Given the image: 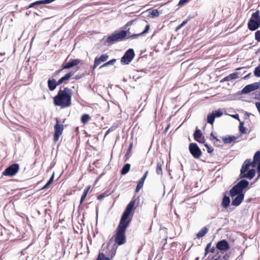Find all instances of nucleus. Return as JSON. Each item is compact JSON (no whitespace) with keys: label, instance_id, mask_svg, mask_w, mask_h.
<instances>
[{"label":"nucleus","instance_id":"obj_41","mask_svg":"<svg viewBox=\"0 0 260 260\" xmlns=\"http://www.w3.org/2000/svg\"><path fill=\"white\" fill-rule=\"evenodd\" d=\"M98 58H99V60H101L102 62H104L108 59V58H109V55L107 54H103L100 57Z\"/></svg>","mask_w":260,"mask_h":260},{"label":"nucleus","instance_id":"obj_12","mask_svg":"<svg viewBox=\"0 0 260 260\" xmlns=\"http://www.w3.org/2000/svg\"><path fill=\"white\" fill-rule=\"evenodd\" d=\"M257 89H260V82H255L245 86L242 89L241 93L246 94Z\"/></svg>","mask_w":260,"mask_h":260},{"label":"nucleus","instance_id":"obj_8","mask_svg":"<svg viewBox=\"0 0 260 260\" xmlns=\"http://www.w3.org/2000/svg\"><path fill=\"white\" fill-rule=\"evenodd\" d=\"M63 130V125L60 124L59 120L56 119V123L54 125V134L53 136V141L54 142H56L60 136L61 135Z\"/></svg>","mask_w":260,"mask_h":260},{"label":"nucleus","instance_id":"obj_56","mask_svg":"<svg viewBox=\"0 0 260 260\" xmlns=\"http://www.w3.org/2000/svg\"><path fill=\"white\" fill-rule=\"evenodd\" d=\"M148 171H146L145 172V173L144 174L143 177L141 179H143V180H145L148 175Z\"/></svg>","mask_w":260,"mask_h":260},{"label":"nucleus","instance_id":"obj_1","mask_svg":"<svg viewBox=\"0 0 260 260\" xmlns=\"http://www.w3.org/2000/svg\"><path fill=\"white\" fill-rule=\"evenodd\" d=\"M72 91L68 87H60L57 94L53 98V104L61 109L66 108L72 105Z\"/></svg>","mask_w":260,"mask_h":260},{"label":"nucleus","instance_id":"obj_44","mask_svg":"<svg viewBox=\"0 0 260 260\" xmlns=\"http://www.w3.org/2000/svg\"><path fill=\"white\" fill-rule=\"evenodd\" d=\"M107 196H108V194L105 192H104L103 193L99 194L97 197V199L98 200H102L104 198H105Z\"/></svg>","mask_w":260,"mask_h":260},{"label":"nucleus","instance_id":"obj_33","mask_svg":"<svg viewBox=\"0 0 260 260\" xmlns=\"http://www.w3.org/2000/svg\"><path fill=\"white\" fill-rule=\"evenodd\" d=\"M116 61V59H112L107 62H106V63H104L103 65L101 66L100 68L101 69L103 67H108L109 66H112V65H113L115 62Z\"/></svg>","mask_w":260,"mask_h":260},{"label":"nucleus","instance_id":"obj_20","mask_svg":"<svg viewBox=\"0 0 260 260\" xmlns=\"http://www.w3.org/2000/svg\"><path fill=\"white\" fill-rule=\"evenodd\" d=\"M118 42L116 36L114 33L112 34L111 35L108 36L105 42V44H112L114 43Z\"/></svg>","mask_w":260,"mask_h":260},{"label":"nucleus","instance_id":"obj_49","mask_svg":"<svg viewBox=\"0 0 260 260\" xmlns=\"http://www.w3.org/2000/svg\"><path fill=\"white\" fill-rule=\"evenodd\" d=\"M230 257V255L228 253L225 254L222 256V257L221 256L220 260H229Z\"/></svg>","mask_w":260,"mask_h":260},{"label":"nucleus","instance_id":"obj_60","mask_svg":"<svg viewBox=\"0 0 260 260\" xmlns=\"http://www.w3.org/2000/svg\"><path fill=\"white\" fill-rule=\"evenodd\" d=\"M90 186H87V187L84 189L83 192H84V193H86V194H87V193H88V191H89V189H90Z\"/></svg>","mask_w":260,"mask_h":260},{"label":"nucleus","instance_id":"obj_47","mask_svg":"<svg viewBox=\"0 0 260 260\" xmlns=\"http://www.w3.org/2000/svg\"><path fill=\"white\" fill-rule=\"evenodd\" d=\"M64 69H63V66L62 67V68L60 69H59L57 71H56L53 74H52V77H55L56 76H57L58 74H59L63 70H64Z\"/></svg>","mask_w":260,"mask_h":260},{"label":"nucleus","instance_id":"obj_57","mask_svg":"<svg viewBox=\"0 0 260 260\" xmlns=\"http://www.w3.org/2000/svg\"><path fill=\"white\" fill-rule=\"evenodd\" d=\"M148 171H146L145 172V173L144 174L143 177L141 179H143V180H145L148 175Z\"/></svg>","mask_w":260,"mask_h":260},{"label":"nucleus","instance_id":"obj_22","mask_svg":"<svg viewBox=\"0 0 260 260\" xmlns=\"http://www.w3.org/2000/svg\"><path fill=\"white\" fill-rule=\"evenodd\" d=\"M230 197L225 194L223 196L221 203L222 207L225 209L227 208L230 205Z\"/></svg>","mask_w":260,"mask_h":260},{"label":"nucleus","instance_id":"obj_3","mask_svg":"<svg viewBox=\"0 0 260 260\" xmlns=\"http://www.w3.org/2000/svg\"><path fill=\"white\" fill-rule=\"evenodd\" d=\"M249 185V183L247 180L241 179L230 189L229 195L233 198L238 193H244L243 191H246L249 188L248 187Z\"/></svg>","mask_w":260,"mask_h":260},{"label":"nucleus","instance_id":"obj_27","mask_svg":"<svg viewBox=\"0 0 260 260\" xmlns=\"http://www.w3.org/2000/svg\"><path fill=\"white\" fill-rule=\"evenodd\" d=\"M164 164L163 162L159 161L156 164V173L159 175H162V166Z\"/></svg>","mask_w":260,"mask_h":260},{"label":"nucleus","instance_id":"obj_54","mask_svg":"<svg viewBox=\"0 0 260 260\" xmlns=\"http://www.w3.org/2000/svg\"><path fill=\"white\" fill-rule=\"evenodd\" d=\"M114 130V128H113V127H111L110 128H109L107 131L105 133V136H104V138L106 137V136L109 134L110 133V132L113 131Z\"/></svg>","mask_w":260,"mask_h":260},{"label":"nucleus","instance_id":"obj_6","mask_svg":"<svg viewBox=\"0 0 260 260\" xmlns=\"http://www.w3.org/2000/svg\"><path fill=\"white\" fill-rule=\"evenodd\" d=\"M135 55L133 49H128L121 58V62L123 64H128Z\"/></svg>","mask_w":260,"mask_h":260},{"label":"nucleus","instance_id":"obj_46","mask_svg":"<svg viewBox=\"0 0 260 260\" xmlns=\"http://www.w3.org/2000/svg\"><path fill=\"white\" fill-rule=\"evenodd\" d=\"M86 74V72L85 73H84L83 74H78V75H77L74 78V79H75V80H79L81 78H82V77H83Z\"/></svg>","mask_w":260,"mask_h":260},{"label":"nucleus","instance_id":"obj_50","mask_svg":"<svg viewBox=\"0 0 260 260\" xmlns=\"http://www.w3.org/2000/svg\"><path fill=\"white\" fill-rule=\"evenodd\" d=\"M87 194H86L85 193H84V192L83 193V194H82V196L81 197V199H80V205L83 203V201L84 200V199L86 197Z\"/></svg>","mask_w":260,"mask_h":260},{"label":"nucleus","instance_id":"obj_53","mask_svg":"<svg viewBox=\"0 0 260 260\" xmlns=\"http://www.w3.org/2000/svg\"><path fill=\"white\" fill-rule=\"evenodd\" d=\"M215 247L214 246H213L212 248H211L210 249V253H214V254H216V253H217V251H218V250H215Z\"/></svg>","mask_w":260,"mask_h":260},{"label":"nucleus","instance_id":"obj_42","mask_svg":"<svg viewBox=\"0 0 260 260\" xmlns=\"http://www.w3.org/2000/svg\"><path fill=\"white\" fill-rule=\"evenodd\" d=\"M229 76L230 77V79H231V80L239 78L238 73L237 72L230 74Z\"/></svg>","mask_w":260,"mask_h":260},{"label":"nucleus","instance_id":"obj_63","mask_svg":"<svg viewBox=\"0 0 260 260\" xmlns=\"http://www.w3.org/2000/svg\"><path fill=\"white\" fill-rule=\"evenodd\" d=\"M56 83L57 86H58L63 83V82H62V80L59 79L57 81H56Z\"/></svg>","mask_w":260,"mask_h":260},{"label":"nucleus","instance_id":"obj_10","mask_svg":"<svg viewBox=\"0 0 260 260\" xmlns=\"http://www.w3.org/2000/svg\"><path fill=\"white\" fill-rule=\"evenodd\" d=\"M223 114V112L221 109L218 110L212 111V113L207 115V121L208 123L213 125L215 117H220Z\"/></svg>","mask_w":260,"mask_h":260},{"label":"nucleus","instance_id":"obj_14","mask_svg":"<svg viewBox=\"0 0 260 260\" xmlns=\"http://www.w3.org/2000/svg\"><path fill=\"white\" fill-rule=\"evenodd\" d=\"M129 30V29H128L127 30H121L118 32H115L118 41H121L125 38L128 39V36L131 35Z\"/></svg>","mask_w":260,"mask_h":260},{"label":"nucleus","instance_id":"obj_7","mask_svg":"<svg viewBox=\"0 0 260 260\" xmlns=\"http://www.w3.org/2000/svg\"><path fill=\"white\" fill-rule=\"evenodd\" d=\"M189 151L193 157L195 159L199 158L202 155V151L198 145L195 143L189 144Z\"/></svg>","mask_w":260,"mask_h":260},{"label":"nucleus","instance_id":"obj_43","mask_svg":"<svg viewBox=\"0 0 260 260\" xmlns=\"http://www.w3.org/2000/svg\"><path fill=\"white\" fill-rule=\"evenodd\" d=\"M188 22V19L184 20L180 25L176 27L175 30L177 31L185 25Z\"/></svg>","mask_w":260,"mask_h":260},{"label":"nucleus","instance_id":"obj_39","mask_svg":"<svg viewBox=\"0 0 260 260\" xmlns=\"http://www.w3.org/2000/svg\"><path fill=\"white\" fill-rule=\"evenodd\" d=\"M254 75L257 77H260V64L255 68Z\"/></svg>","mask_w":260,"mask_h":260},{"label":"nucleus","instance_id":"obj_4","mask_svg":"<svg viewBox=\"0 0 260 260\" xmlns=\"http://www.w3.org/2000/svg\"><path fill=\"white\" fill-rule=\"evenodd\" d=\"M136 200L135 197L132 199L131 201L127 205L124 211L123 212L120 221L125 223L127 222V224H129L131 222L132 219L129 217V216L131 212L134 209V206L135 204Z\"/></svg>","mask_w":260,"mask_h":260},{"label":"nucleus","instance_id":"obj_2","mask_svg":"<svg viewBox=\"0 0 260 260\" xmlns=\"http://www.w3.org/2000/svg\"><path fill=\"white\" fill-rule=\"evenodd\" d=\"M128 225L127 222L120 221L115 235V242L118 245H121L126 243L125 231Z\"/></svg>","mask_w":260,"mask_h":260},{"label":"nucleus","instance_id":"obj_26","mask_svg":"<svg viewBox=\"0 0 260 260\" xmlns=\"http://www.w3.org/2000/svg\"><path fill=\"white\" fill-rule=\"evenodd\" d=\"M131 168V165L129 164H125L120 171V174L121 175H124L126 174L129 171Z\"/></svg>","mask_w":260,"mask_h":260},{"label":"nucleus","instance_id":"obj_40","mask_svg":"<svg viewBox=\"0 0 260 260\" xmlns=\"http://www.w3.org/2000/svg\"><path fill=\"white\" fill-rule=\"evenodd\" d=\"M204 146L207 148V150L208 153L211 154L214 151V148L211 146L210 145H208L207 143L204 144Z\"/></svg>","mask_w":260,"mask_h":260},{"label":"nucleus","instance_id":"obj_38","mask_svg":"<svg viewBox=\"0 0 260 260\" xmlns=\"http://www.w3.org/2000/svg\"><path fill=\"white\" fill-rule=\"evenodd\" d=\"M152 17H156L159 16V12L156 9H154L150 12V14Z\"/></svg>","mask_w":260,"mask_h":260},{"label":"nucleus","instance_id":"obj_19","mask_svg":"<svg viewBox=\"0 0 260 260\" xmlns=\"http://www.w3.org/2000/svg\"><path fill=\"white\" fill-rule=\"evenodd\" d=\"M149 28H150L149 25L147 24L145 26V29H144V30L143 31H142L141 32H140L139 34H133L132 35H129V36H128L127 38H131V39H136L139 36H140L142 35L143 34L147 33L148 31Z\"/></svg>","mask_w":260,"mask_h":260},{"label":"nucleus","instance_id":"obj_24","mask_svg":"<svg viewBox=\"0 0 260 260\" xmlns=\"http://www.w3.org/2000/svg\"><path fill=\"white\" fill-rule=\"evenodd\" d=\"M221 255L219 254V251H217L216 254H209L206 260H220Z\"/></svg>","mask_w":260,"mask_h":260},{"label":"nucleus","instance_id":"obj_32","mask_svg":"<svg viewBox=\"0 0 260 260\" xmlns=\"http://www.w3.org/2000/svg\"><path fill=\"white\" fill-rule=\"evenodd\" d=\"M90 119V116L88 115V114H84L83 115H82V117H81V122L83 123V124H85L86 123H87L89 120Z\"/></svg>","mask_w":260,"mask_h":260},{"label":"nucleus","instance_id":"obj_64","mask_svg":"<svg viewBox=\"0 0 260 260\" xmlns=\"http://www.w3.org/2000/svg\"><path fill=\"white\" fill-rule=\"evenodd\" d=\"M211 245H212V242H210V243H209L206 247L208 248H209L210 249L211 248H212V247H211Z\"/></svg>","mask_w":260,"mask_h":260},{"label":"nucleus","instance_id":"obj_37","mask_svg":"<svg viewBox=\"0 0 260 260\" xmlns=\"http://www.w3.org/2000/svg\"><path fill=\"white\" fill-rule=\"evenodd\" d=\"M101 62L102 61L99 60V58L98 57H96L94 59L92 70H93L95 69Z\"/></svg>","mask_w":260,"mask_h":260},{"label":"nucleus","instance_id":"obj_21","mask_svg":"<svg viewBox=\"0 0 260 260\" xmlns=\"http://www.w3.org/2000/svg\"><path fill=\"white\" fill-rule=\"evenodd\" d=\"M48 87L50 91H53L57 87L55 79L52 78L49 79L47 81Z\"/></svg>","mask_w":260,"mask_h":260},{"label":"nucleus","instance_id":"obj_51","mask_svg":"<svg viewBox=\"0 0 260 260\" xmlns=\"http://www.w3.org/2000/svg\"><path fill=\"white\" fill-rule=\"evenodd\" d=\"M53 179H54V173L52 175L51 177L50 178L49 180L47 182V184L49 185L50 184H51L52 183Z\"/></svg>","mask_w":260,"mask_h":260},{"label":"nucleus","instance_id":"obj_17","mask_svg":"<svg viewBox=\"0 0 260 260\" xmlns=\"http://www.w3.org/2000/svg\"><path fill=\"white\" fill-rule=\"evenodd\" d=\"M80 62V60L79 59H72L70 61L67 62L66 64H63V69H70L75 66L78 65Z\"/></svg>","mask_w":260,"mask_h":260},{"label":"nucleus","instance_id":"obj_59","mask_svg":"<svg viewBox=\"0 0 260 260\" xmlns=\"http://www.w3.org/2000/svg\"><path fill=\"white\" fill-rule=\"evenodd\" d=\"M257 172L259 174L258 177L260 176V162L258 164L257 166Z\"/></svg>","mask_w":260,"mask_h":260},{"label":"nucleus","instance_id":"obj_62","mask_svg":"<svg viewBox=\"0 0 260 260\" xmlns=\"http://www.w3.org/2000/svg\"><path fill=\"white\" fill-rule=\"evenodd\" d=\"M210 136H211V137L213 139L215 140L216 141H219V140H218V139H217V138L213 135V133H212L210 134Z\"/></svg>","mask_w":260,"mask_h":260},{"label":"nucleus","instance_id":"obj_36","mask_svg":"<svg viewBox=\"0 0 260 260\" xmlns=\"http://www.w3.org/2000/svg\"><path fill=\"white\" fill-rule=\"evenodd\" d=\"M253 159L254 162H257L260 160V151H257L256 152V153L254 154L253 156Z\"/></svg>","mask_w":260,"mask_h":260},{"label":"nucleus","instance_id":"obj_5","mask_svg":"<svg viewBox=\"0 0 260 260\" xmlns=\"http://www.w3.org/2000/svg\"><path fill=\"white\" fill-rule=\"evenodd\" d=\"M260 27L259 11L253 13L248 22V28L250 30L254 31Z\"/></svg>","mask_w":260,"mask_h":260},{"label":"nucleus","instance_id":"obj_25","mask_svg":"<svg viewBox=\"0 0 260 260\" xmlns=\"http://www.w3.org/2000/svg\"><path fill=\"white\" fill-rule=\"evenodd\" d=\"M203 136L201 131L197 127L193 134V138L194 140L197 142L199 141V139L201 138Z\"/></svg>","mask_w":260,"mask_h":260},{"label":"nucleus","instance_id":"obj_29","mask_svg":"<svg viewBox=\"0 0 260 260\" xmlns=\"http://www.w3.org/2000/svg\"><path fill=\"white\" fill-rule=\"evenodd\" d=\"M74 72H70L66 74L64 76L61 77L60 79L63 83H67V81L70 79V78L74 75Z\"/></svg>","mask_w":260,"mask_h":260},{"label":"nucleus","instance_id":"obj_34","mask_svg":"<svg viewBox=\"0 0 260 260\" xmlns=\"http://www.w3.org/2000/svg\"><path fill=\"white\" fill-rule=\"evenodd\" d=\"M96 260H110V258L106 257L103 253H100Z\"/></svg>","mask_w":260,"mask_h":260},{"label":"nucleus","instance_id":"obj_45","mask_svg":"<svg viewBox=\"0 0 260 260\" xmlns=\"http://www.w3.org/2000/svg\"><path fill=\"white\" fill-rule=\"evenodd\" d=\"M255 39L260 42V30H257L255 32Z\"/></svg>","mask_w":260,"mask_h":260},{"label":"nucleus","instance_id":"obj_58","mask_svg":"<svg viewBox=\"0 0 260 260\" xmlns=\"http://www.w3.org/2000/svg\"><path fill=\"white\" fill-rule=\"evenodd\" d=\"M256 107L257 109V110L258 111L259 114H260V102H256L255 103Z\"/></svg>","mask_w":260,"mask_h":260},{"label":"nucleus","instance_id":"obj_18","mask_svg":"<svg viewBox=\"0 0 260 260\" xmlns=\"http://www.w3.org/2000/svg\"><path fill=\"white\" fill-rule=\"evenodd\" d=\"M251 165V159H247L243 164L241 169L240 170V174L239 175L243 174L244 173L247 172L249 168Z\"/></svg>","mask_w":260,"mask_h":260},{"label":"nucleus","instance_id":"obj_52","mask_svg":"<svg viewBox=\"0 0 260 260\" xmlns=\"http://www.w3.org/2000/svg\"><path fill=\"white\" fill-rule=\"evenodd\" d=\"M199 141H198V142L202 143V144H206V140L205 139V137L203 136L201 138L199 139Z\"/></svg>","mask_w":260,"mask_h":260},{"label":"nucleus","instance_id":"obj_61","mask_svg":"<svg viewBox=\"0 0 260 260\" xmlns=\"http://www.w3.org/2000/svg\"><path fill=\"white\" fill-rule=\"evenodd\" d=\"M232 117H234V118L238 120L239 121H240L239 115L238 114H236L235 115H233Z\"/></svg>","mask_w":260,"mask_h":260},{"label":"nucleus","instance_id":"obj_23","mask_svg":"<svg viewBox=\"0 0 260 260\" xmlns=\"http://www.w3.org/2000/svg\"><path fill=\"white\" fill-rule=\"evenodd\" d=\"M237 139V137L234 136H228L223 137L222 140L224 144H230L233 141L236 140Z\"/></svg>","mask_w":260,"mask_h":260},{"label":"nucleus","instance_id":"obj_55","mask_svg":"<svg viewBox=\"0 0 260 260\" xmlns=\"http://www.w3.org/2000/svg\"><path fill=\"white\" fill-rule=\"evenodd\" d=\"M231 81V79H230L229 76H228L226 77H225L221 81V82L223 81Z\"/></svg>","mask_w":260,"mask_h":260},{"label":"nucleus","instance_id":"obj_28","mask_svg":"<svg viewBox=\"0 0 260 260\" xmlns=\"http://www.w3.org/2000/svg\"><path fill=\"white\" fill-rule=\"evenodd\" d=\"M208 229L206 227L203 228L197 234V237L199 239L204 237L208 232Z\"/></svg>","mask_w":260,"mask_h":260},{"label":"nucleus","instance_id":"obj_48","mask_svg":"<svg viewBox=\"0 0 260 260\" xmlns=\"http://www.w3.org/2000/svg\"><path fill=\"white\" fill-rule=\"evenodd\" d=\"M189 1V0H180L178 4V6H183L185 4L187 3Z\"/></svg>","mask_w":260,"mask_h":260},{"label":"nucleus","instance_id":"obj_9","mask_svg":"<svg viewBox=\"0 0 260 260\" xmlns=\"http://www.w3.org/2000/svg\"><path fill=\"white\" fill-rule=\"evenodd\" d=\"M19 170V165L18 164H13L7 168L3 173L5 176H13L16 174Z\"/></svg>","mask_w":260,"mask_h":260},{"label":"nucleus","instance_id":"obj_13","mask_svg":"<svg viewBox=\"0 0 260 260\" xmlns=\"http://www.w3.org/2000/svg\"><path fill=\"white\" fill-rule=\"evenodd\" d=\"M117 248V246L115 245H114L110 247V244H108L107 246V249L106 251L105 254L107 255L108 257H110L111 258H112L116 254Z\"/></svg>","mask_w":260,"mask_h":260},{"label":"nucleus","instance_id":"obj_11","mask_svg":"<svg viewBox=\"0 0 260 260\" xmlns=\"http://www.w3.org/2000/svg\"><path fill=\"white\" fill-rule=\"evenodd\" d=\"M230 245L226 240H222L218 241L216 244V248L220 251L221 253L226 251L230 249Z\"/></svg>","mask_w":260,"mask_h":260},{"label":"nucleus","instance_id":"obj_30","mask_svg":"<svg viewBox=\"0 0 260 260\" xmlns=\"http://www.w3.org/2000/svg\"><path fill=\"white\" fill-rule=\"evenodd\" d=\"M133 147V142L130 143L125 154L124 156V161H126L129 159V154L131 153Z\"/></svg>","mask_w":260,"mask_h":260},{"label":"nucleus","instance_id":"obj_35","mask_svg":"<svg viewBox=\"0 0 260 260\" xmlns=\"http://www.w3.org/2000/svg\"><path fill=\"white\" fill-rule=\"evenodd\" d=\"M239 131L241 134H246V129L244 126V122L242 121H240L239 125Z\"/></svg>","mask_w":260,"mask_h":260},{"label":"nucleus","instance_id":"obj_15","mask_svg":"<svg viewBox=\"0 0 260 260\" xmlns=\"http://www.w3.org/2000/svg\"><path fill=\"white\" fill-rule=\"evenodd\" d=\"M237 196L233 199L232 201V205L234 206H238L242 202L244 198V193H238Z\"/></svg>","mask_w":260,"mask_h":260},{"label":"nucleus","instance_id":"obj_16","mask_svg":"<svg viewBox=\"0 0 260 260\" xmlns=\"http://www.w3.org/2000/svg\"><path fill=\"white\" fill-rule=\"evenodd\" d=\"M255 175V170L254 169L249 170L247 173H244L241 175H239L240 179L247 178L249 180L252 179Z\"/></svg>","mask_w":260,"mask_h":260},{"label":"nucleus","instance_id":"obj_31","mask_svg":"<svg viewBox=\"0 0 260 260\" xmlns=\"http://www.w3.org/2000/svg\"><path fill=\"white\" fill-rule=\"evenodd\" d=\"M145 180L143 179H140L138 182L137 185L135 189V192H138L139 191L141 188L143 187Z\"/></svg>","mask_w":260,"mask_h":260}]
</instances>
